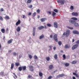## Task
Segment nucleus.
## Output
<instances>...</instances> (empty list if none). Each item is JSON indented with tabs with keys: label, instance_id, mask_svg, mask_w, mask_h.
<instances>
[{
	"label": "nucleus",
	"instance_id": "nucleus-1",
	"mask_svg": "<svg viewBox=\"0 0 79 79\" xmlns=\"http://www.w3.org/2000/svg\"><path fill=\"white\" fill-rule=\"evenodd\" d=\"M69 34H70V30H67L66 32H64L63 34V35H66V37H68L69 35Z\"/></svg>",
	"mask_w": 79,
	"mask_h": 79
},
{
	"label": "nucleus",
	"instance_id": "nucleus-2",
	"mask_svg": "<svg viewBox=\"0 0 79 79\" xmlns=\"http://www.w3.org/2000/svg\"><path fill=\"white\" fill-rule=\"evenodd\" d=\"M58 3H60L61 5H64V0H58L57 1Z\"/></svg>",
	"mask_w": 79,
	"mask_h": 79
},
{
	"label": "nucleus",
	"instance_id": "nucleus-3",
	"mask_svg": "<svg viewBox=\"0 0 79 79\" xmlns=\"http://www.w3.org/2000/svg\"><path fill=\"white\" fill-rule=\"evenodd\" d=\"M57 35L56 34H55L53 36L54 39L56 41V42H58V38H57Z\"/></svg>",
	"mask_w": 79,
	"mask_h": 79
},
{
	"label": "nucleus",
	"instance_id": "nucleus-4",
	"mask_svg": "<svg viewBox=\"0 0 79 79\" xmlns=\"http://www.w3.org/2000/svg\"><path fill=\"white\" fill-rule=\"evenodd\" d=\"M77 47H78V44H76L74 45L72 47V49L74 50V49H75V48H77Z\"/></svg>",
	"mask_w": 79,
	"mask_h": 79
},
{
	"label": "nucleus",
	"instance_id": "nucleus-5",
	"mask_svg": "<svg viewBox=\"0 0 79 79\" xmlns=\"http://www.w3.org/2000/svg\"><path fill=\"white\" fill-rule=\"evenodd\" d=\"M54 68V67H53V64H51L49 65V69L51 70Z\"/></svg>",
	"mask_w": 79,
	"mask_h": 79
},
{
	"label": "nucleus",
	"instance_id": "nucleus-6",
	"mask_svg": "<svg viewBox=\"0 0 79 79\" xmlns=\"http://www.w3.org/2000/svg\"><path fill=\"white\" fill-rule=\"evenodd\" d=\"M72 14L73 16H78V13L77 12H73Z\"/></svg>",
	"mask_w": 79,
	"mask_h": 79
},
{
	"label": "nucleus",
	"instance_id": "nucleus-7",
	"mask_svg": "<svg viewBox=\"0 0 79 79\" xmlns=\"http://www.w3.org/2000/svg\"><path fill=\"white\" fill-rule=\"evenodd\" d=\"M70 23L72 24H74L75 23H76V21L72 20H70L69 21Z\"/></svg>",
	"mask_w": 79,
	"mask_h": 79
},
{
	"label": "nucleus",
	"instance_id": "nucleus-8",
	"mask_svg": "<svg viewBox=\"0 0 79 79\" xmlns=\"http://www.w3.org/2000/svg\"><path fill=\"white\" fill-rule=\"evenodd\" d=\"M20 24H21V20L19 19L18 21L16 23L15 25L16 26H18Z\"/></svg>",
	"mask_w": 79,
	"mask_h": 79
},
{
	"label": "nucleus",
	"instance_id": "nucleus-9",
	"mask_svg": "<svg viewBox=\"0 0 79 79\" xmlns=\"http://www.w3.org/2000/svg\"><path fill=\"white\" fill-rule=\"evenodd\" d=\"M73 33L74 34H79V31H76L74 30L73 31Z\"/></svg>",
	"mask_w": 79,
	"mask_h": 79
},
{
	"label": "nucleus",
	"instance_id": "nucleus-10",
	"mask_svg": "<svg viewBox=\"0 0 79 79\" xmlns=\"http://www.w3.org/2000/svg\"><path fill=\"white\" fill-rule=\"evenodd\" d=\"M36 28L35 27H34L33 28V36H35V29Z\"/></svg>",
	"mask_w": 79,
	"mask_h": 79
},
{
	"label": "nucleus",
	"instance_id": "nucleus-11",
	"mask_svg": "<svg viewBox=\"0 0 79 79\" xmlns=\"http://www.w3.org/2000/svg\"><path fill=\"white\" fill-rule=\"evenodd\" d=\"M30 70L31 71H34V67H33V66L32 65H31L29 66Z\"/></svg>",
	"mask_w": 79,
	"mask_h": 79
},
{
	"label": "nucleus",
	"instance_id": "nucleus-12",
	"mask_svg": "<svg viewBox=\"0 0 79 79\" xmlns=\"http://www.w3.org/2000/svg\"><path fill=\"white\" fill-rule=\"evenodd\" d=\"M54 26L56 28H57L58 27V23L56 22H54Z\"/></svg>",
	"mask_w": 79,
	"mask_h": 79
},
{
	"label": "nucleus",
	"instance_id": "nucleus-13",
	"mask_svg": "<svg viewBox=\"0 0 79 79\" xmlns=\"http://www.w3.org/2000/svg\"><path fill=\"white\" fill-rule=\"evenodd\" d=\"M46 20H47L46 18H43L40 20V21L41 22H44Z\"/></svg>",
	"mask_w": 79,
	"mask_h": 79
},
{
	"label": "nucleus",
	"instance_id": "nucleus-14",
	"mask_svg": "<svg viewBox=\"0 0 79 79\" xmlns=\"http://www.w3.org/2000/svg\"><path fill=\"white\" fill-rule=\"evenodd\" d=\"M65 48H70V45L69 44H66L64 46Z\"/></svg>",
	"mask_w": 79,
	"mask_h": 79
},
{
	"label": "nucleus",
	"instance_id": "nucleus-15",
	"mask_svg": "<svg viewBox=\"0 0 79 79\" xmlns=\"http://www.w3.org/2000/svg\"><path fill=\"white\" fill-rule=\"evenodd\" d=\"M38 28L39 30H42V29H44V26H42L38 27Z\"/></svg>",
	"mask_w": 79,
	"mask_h": 79
},
{
	"label": "nucleus",
	"instance_id": "nucleus-16",
	"mask_svg": "<svg viewBox=\"0 0 79 79\" xmlns=\"http://www.w3.org/2000/svg\"><path fill=\"white\" fill-rule=\"evenodd\" d=\"M44 35L42 34L39 37L40 39H43L44 38Z\"/></svg>",
	"mask_w": 79,
	"mask_h": 79
},
{
	"label": "nucleus",
	"instance_id": "nucleus-17",
	"mask_svg": "<svg viewBox=\"0 0 79 79\" xmlns=\"http://www.w3.org/2000/svg\"><path fill=\"white\" fill-rule=\"evenodd\" d=\"M73 75L76 76V77H79V75H78V74H77L75 73H73Z\"/></svg>",
	"mask_w": 79,
	"mask_h": 79
},
{
	"label": "nucleus",
	"instance_id": "nucleus-18",
	"mask_svg": "<svg viewBox=\"0 0 79 79\" xmlns=\"http://www.w3.org/2000/svg\"><path fill=\"white\" fill-rule=\"evenodd\" d=\"M13 39H10L7 42V43L8 44H11V43L12 42V41H13Z\"/></svg>",
	"mask_w": 79,
	"mask_h": 79
},
{
	"label": "nucleus",
	"instance_id": "nucleus-19",
	"mask_svg": "<svg viewBox=\"0 0 79 79\" xmlns=\"http://www.w3.org/2000/svg\"><path fill=\"white\" fill-rule=\"evenodd\" d=\"M16 31L17 32H19L21 31V28L19 27H18L17 28Z\"/></svg>",
	"mask_w": 79,
	"mask_h": 79
},
{
	"label": "nucleus",
	"instance_id": "nucleus-20",
	"mask_svg": "<svg viewBox=\"0 0 79 79\" xmlns=\"http://www.w3.org/2000/svg\"><path fill=\"white\" fill-rule=\"evenodd\" d=\"M5 19H10V17L8 15H6L5 17Z\"/></svg>",
	"mask_w": 79,
	"mask_h": 79
},
{
	"label": "nucleus",
	"instance_id": "nucleus-21",
	"mask_svg": "<svg viewBox=\"0 0 79 79\" xmlns=\"http://www.w3.org/2000/svg\"><path fill=\"white\" fill-rule=\"evenodd\" d=\"M39 76L40 77H42V76H43V73H42V72H40L39 73Z\"/></svg>",
	"mask_w": 79,
	"mask_h": 79
},
{
	"label": "nucleus",
	"instance_id": "nucleus-22",
	"mask_svg": "<svg viewBox=\"0 0 79 79\" xmlns=\"http://www.w3.org/2000/svg\"><path fill=\"white\" fill-rule=\"evenodd\" d=\"M13 68H14V63H12L11 65V69H13Z\"/></svg>",
	"mask_w": 79,
	"mask_h": 79
},
{
	"label": "nucleus",
	"instance_id": "nucleus-23",
	"mask_svg": "<svg viewBox=\"0 0 79 79\" xmlns=\"http://www.w3.org/2000/svg\"><path fill=\"white\" fill-rule=\"evenodd\" d=\"M2 33H5V30L4 28H2L1 30Z\"/></svg>",
	"mask_w": 79,
	"mask_h": 79
},
{
	"label": "nucleus",
	"instance_id": "nucleus-24",
	"mask_svg": "<svg viewBox=\"0 0 79 79\" xmlns=\"http://www.w3.org/2000/svg\"><path fill=\"white\" fill-rule=\"evenodd\" d=\"M77 62V60L73 61V62H72V63L73 64H76V63Z\"/></svg>",
	"mask_w": 79,
	"mask_h": 79
},
{
	"label": "nucleus",
	"instance_id": "nucleus-25",
	"mask_svg": "<svg viewBox=\"0 0 79 79\" xmlns=\"http://www.w3.org/2000/svg\"><path fill=\"white\" fill-rule=\"evenodd\" d=\"M52 16L53 17H54L55 16V15H56V13L54 12H52Z\"/></svg>",
	"mask_w": 79,
	"mask_h": 79
},
{
	"label": "nucleus",
	"instance_id": "nucleus-26",
	"mask_svg": "<svg viewBox=\"0 0 79 79\" xmlns=\"http://www.w3.org/2000/svg\"><path fill=\"white\" fill-rule=\"evenodd\" d=\"M75 26H76V27H77V26H79V24L77 23H76V22H75V23L74 24Z\"/></svg>",
	"mask_w": 79,
	"mask_h": 79
},
{
	"label": "nucleus",
	"instance_id": "nucleus-27",
	"mask_svg": "<svg viewBox=\"0 0 79 79\" xmlns=\"http://www.w3.org/2000/svg\"><path fill=\"white\" fill-rule=\"evenodd\" d=\"M64 65L65 66H66V67H68V66H69V64L68 63H66L64 64Z\"/></svg>",
	"mask_w": 79,
	"mask_h": 79
},
{
	"label": "nucleus",
	"instance_id": "nucleus-28",
	"mask_svg": "<svg viewBox=\"0 0 79 79\" xmlns=\"http://www.w3.org/2000/svg\"><path fill=\"white\" fill-rule=\"evenodd\" d=\"M20 64H19V62H17V63H15V65L16 66H19Z\"/></svg>",
	"mask_w": 79,
	"mask_h": 79
},
{
	"label": "nucleus",
	"instance_id": "nucleus-29",
	"mask_svg": "<svg viewBox=\"0 0 79 79\" xmlns=\"http://www.w3.org/2000/svg\"><path fill=\"white\" fill-rule=\"evenodd\" d=\"M22 68L23 70H26V66H23Z\"/></svg>",
	"mask_w": 79,
	"mask_h": 79
},
{
	"label": "nucleus",
	"instance_id": "nucleus-30",
	"mask_svg": "<svg viewBox=\"0 0 79 79\" xmlns=\"http://www.w3.org/2000/svg\"><path fill=\"white\" fill-rule=\"evenodd\" d=\"M46 60L48 61H50V57H47L46 58Z\"/></svg>",
	"mask_w": 79,
	"mask_h": 79
},
{
	"label": "nucleus",
	"instance_id": "nucleus-31",
	"mask_svg": "<svg viewBox=\"0 0 79 79\" xmlns=\"http://www.w3.org/2000/svg\"><path fill=\"white\" fill-rule=\"evenodd\" d=\"M31 2H32V0H28L27 1V3H31Z\"/></svg>",
	"mask_w": 79,
	"mask_h": 79
},
{
	"label": "nucleus",
	"instance_id": "nucleus-32",
	"mask_svg": "<svg viewBox=\"0 0 79 79\" xmlns=\"http://www.w3.org/2000/svg\"><path fill=\"white\" fill-rule=\"evenodd\" d=\"M63 60H66V56H65V55L64 54L63 56Z\"/></svg>",
	"mask_w": 79,
	"mask_h": 79
},
{
	"label": "nucleus",
	"instance_id": "nucleus-33",
	"mask_svg": "<svg viewBox=\"0 0 79 79\" xmlns=\"http://www.w3.org/2000/svg\"><path fill=\"white\" fill-rule=\"evenodd\" d=\"M19 69L20 71H21L23 69V68L21 67H19Z\"/></svg>",
	"mask_w": 79,
	"mask_h": 79
},
{
	"label": "nucleus",
	"instance_id": "nucleus-34",
	"mask_svg": "<svg viewBox=\"0 0 79 79\" xmlns=\"http://www.w3.org/2000/svg\"><path fill=\"white\" fill-rule=\"evenodd\" d=\"M72 19H73V20H77V18L76 17H73L71 18Z\"/></svg>",
	"mask_w": 79,
	"mask_h": 79
},
{
	"label": "nucleus",
	"instance_id": "nucleus-35",
	"mask_svg": "<svg viewBox=\"0 0 79 79\" xmlns=\"http://www.w3.org/2000/svg\"><path fill=\"white\" fill-rule=\"evenodd\" d=\"M65 76V75L64 74H60V77H64Z\"/></svg>",
	"mask_w": 79,
	"mask_h": 79
},
{
	"label": "nucleus",
	"instance_id": "nucleus-36",
	"mask_svg": "<svg viewBox=\"0 0 79 79\" xmlns=\"http://www.w3.org/2000/svg\"><path fill=\"white\" fill-rule=\"evenodd\" d=\"M67 28H68V29H71V30H72V29H73V27H70L69 26H67Z\"/></svg>",
	"mask_w": 79,
	"mask_h": 79
},
{
	"label": "nucleus",
	"instance_id": "nucleus-37",
	"mask_svg": "<svg viewBox=\"0 0 79 79\" xmlns=\"http://www.w3.org/2000/svg\"><path fill=\"white\" fill-rule=\"evenodd\" d=\"M58 56L57 54H55L54 56V58L55 59H57Z\"/></svg>",
	"mask_w": 79,
	"mask_h": 79
},
{
	"label": "nucleus",
	"instance_id": "nucleus-38",
	"mask_svg": "<svg viewBox=\"0 0 79 79\" xmlns=\"http://www.w3.org/2000/svg\"><path fill=\"white\" fill-rule=\"evenodd\" d=\"M70 10H74V7L73 6H70Z\"/></svg>",
	"mask_w": 79,
	"mask_h": 79
},
{
	"label": "nucleus",
	"instance_id": "nucleus-39",
	"mask_svg": "<svg viewBox=\"0 0 79 79\" xmlns=\"http://www.w3.org/2000/svg\"><path fill=\"white\" fill-rule=\"evenodd\" d=\"M60 77H60V74L57 76L56 77V79H58V78H60Z\"/></svg>",
	"mask_w": 79,
	"mask_h": 79
},
{
	"label": "nucleus",
	"instance_id": "nucleus-40",
	"mask_svg": "<svg viewBox=\"0 0 79 79\" xmlns=\"http://www.w3.org/2000/svg\"><path fill=\"white\" fill-rule=\"evenodd\" d=\"M47 26L48 27H51L52 26V25L50 23L47 24Z\"/></svg>",
	"mask_w": 79,
	"mask_h": 79
},
{
	"label": "nucleus",
	"instance_id": "nucleus-41",
	"mask_svg": "<svg viewBox=\"0 0 79 79\" xmlns=\"http://www.w3.org/2000/svg\"><path fill=\"white\" fill-rule=\"evenodd\" d=\"M0 20H1V21H3V19L1 16H0Z\"/></svg>",
	"mask_w": 79,
	"mask_h": 79
},
{
	"label": "nucleus",
	"instance_id": "nucleus-42",
	"mask_svg": "<svg viewBox=\"0 0 79 79\" xmlns=\"http://www.w3.org/2000/svg\"><path fill=\"white\" fill-rule=\"evenodd\" d=\"M38 57H37V56H34V59H35V60H37V59Z\"/></svg>",
	"mask_w": 79,
	"mask_h": 79
},
{
	"label": "nucleus",
	"instance_id": "nucleus-43",
	"mask_svg": "<svg viewBox=\"0 0 79 79\" xmlns=\"http://www.w3.org/2000/svg\"><path fill=\"white\" fill-rule=\"evenodd\" d=\"M12 53V54H13V55H14V56H16L17 55V54H16V52H14Z\"/></svg>",
	"mask_w": 79,
	"mask_h": 79
},
{
	"label": "nucleus",
	"instance_id": "nucleus-44",
	"mask_svg": "<svg viewBox=\"0 0 79 79\" xmlns=\"http://www.w3.org/2000/svg\"><path fill=\"white\" fill-rule=\"evenodd\" d=\"M53 10L55 12H56V13H58V10L57 9H54Z\"/></svg>",
	"mask_w": 79,
	"mask_h": 79
},
{
	"label": "nucleus",
	"instance_id": "nucleus-45",
	"mask_svg": "<svg viewBox=\"0 0 79 79\" xmlns=\"http://www.w3.org/2000/svg\"><path fill=\"white\" fill-rule=\"evenodd\" d=\"M4 11V9H3V8H1L0 9V11H1V12H2V11Z\"/></svg>",
	"mask_w": 79,
	"mask_h": 79
},
{
	"label": "nucleus",
	"instance_id": "nucleus-46",
	"mask_svg": "<svg viewBox=\"0 0 79 79\" xmlns=\"http://www.w3.org/2000/svg\"><path fill=\"white\" fill-rule=\"evenodd\" d=\"M28 56L30 59H31L32 58V56L31 55H29Z\"/></svg>",
	"mask_w": 79,
	"mask_h": 79
},
{
	"label": "nucleus",
	"instance_id": "nucleus-47",
	"mask_svg": "<svg viewBox=\"0 0 79 79\" xmlns=\"http://www.w3.org/2000/svg\"><path fill=\"white\" fill-rule=\"evenodd\" d=\"M36 15V12H34L33 14V16L34 17Z\"/></svg>",
	"mask_w": 79,
	"mask_h": 79
},
{
	"label": "nucleus",
	"instance_id": "nucleus-48",
	"mask_svg": "<svg viewBox=\"0 0 79 79\" xmlns=\"http://www.w3.org/2000/svg\"><path fill=\"white\" fill-rule=\"evenodd\" d=\"M58 44L59 45H61V44H62V43L61 42V41H59L58 42Z\"/></svg>",
	"mask_w": 79,
	"mask_h": 79
},
{
	"label": "nucleus",
	"instance_id": "nucleus-49",
	"mask_svg": "<svg viewBox=\"0 0 79 79\" xmlns=\"http://www.w3.org/2000/svg\"><path fill=\"white\" fill-rule=\"evenodd\" d=\"M52 78V76H50L48 77V79H51Z\"/></svg>",
	"mask_w": 79,
	"mask_h": 79
},
{
	"label": "nucleus",
	"instance_id": "nucleus-50",
	"mask_svg": "<svg viewBox=\"0 0 79 79\" xmlns=\"http://www.w3.org/2000/svg\"><path fill=\"white\" fill-rule=\"evenodd\" d=\"M37 13H39L40 12V10L38 9L37 10Z\"/></svg>",
	"mask_w": 79,
	"mask_h": 79
},
{
	"label": "nucleus",
	"instance_id": "nucleus-51",
	"mask_svg": "<svg viewBox=\"0 0 79 79\" xmlns=\"http://www.w3.org/2000/svg\"><path fill=\"white\" fill-rule=\"evenodd\" d=\"M28 8H32V5H30V6H28Z\"/></svg>",
	"mask_w": 79,
	"mask_h": 79
},
{
	"label": "nucleus",
	"instance_id": "nucleus-52",
	"mask_svg": "<svg viewBox=\"0 0 79 79\" xmlns=\"http://www.w3.org/2000/svg\"><path fill=\"white\" fill-rule=\"evenodd\" d=\"M31 77H32V76L30 75H29L28 76V78H31Z\"/></svg>",
	"mask_w": 79,
	"mask_h": 79
},
{
	"label": "nucleus",
	"instance_id": "nucleus-53",
	"mask_svg": "<svg viewBox=\"0 0 79 79\" xmlns=\"http://www.w3.org/2000/svg\"><path fill=\"white\" fill-rule=\"evenodd\" d=\"M75 41V40H74V39H73L72 40V43H73V42H74Z\"/></svg>",
	"mask_w": 79,
	"mask_h": 79
},
{
	"label": "nucleus",
	"instance_id": "nucleus-54",
	"mask_svg": "<svg viewBox=\"0 0 79 79\" xmlns=\"http://www.w3.org/2000/svg\"><path fill=\"white\" fill-rule=\"evenodd\" d=\"M48 47H49V48H52V47H53V46H52V45H50V46H48Z\"/></svg>",
	"mask_w": 79,
	"mask_h": 79
},
{
	"label": "nucleus",
	"instance_id": "nucleus-55",
	"mask_svg": "<svg viewBox=\"0 0 79 79\" xmlns=\"http://www.w3.org/2000/svg\"><path fill=\"white\" fill-rule=\"evenodd\" d=\"M76 44H79V40H77L76 42Z\"/></svg>",
	"mask_w": 79,
	"mask_h": 79
},
{
	"label": "nucleus",
	"instance_id": "nucleus-56",
	"mask_svg": "<svg viewBox=\"0 0 79 79\" xmlns=\"http://www.w3.org/2000/svg\"><path fill=\"white\" fill-rule=\"evenodd\" d=\"M31 15H32V13H31V12H29V13H28V16H30Z\"/></svg>",
	"mask_w": 79,
	"mask_h": 79
},
{
	"label": "nucleus",
	"instance_id": "nucleus-57",
	"mask_svg": "<svg viewBox=\"0 0 79 79\" xmlns=\"http://www.w3.org/2000/svg\"><path fill=\"white\" fill-rule=\"evenodd\" d=\"M48 14H49V15H51V12L50 11H48Z\"/></svg>",
	"mask_w": 79,
	"mask_h": 79
},
{
	"label": "nucleus",
	"instance_id": "nucleus-58",
	"mask_svg": "<svg viewBox=\"0 0 79 79\" xmlns=\"http://www.w3.org/2000/svg\"><path fill=\"white\" fill-rule=\"evenodd\" d=\"M50 37L51 38H52V37H53V35H50Z\"/></svg>",
	"mask_w": 79,
	"mask_h": 79
},
{
	"label": "nucleus",
	"instance_id": "nucleus-59",
	"mask_svg": "<svg viewBox=\"0 0 79 79\" xmlns=\"http://www.w3.org/2000/svg\"><path fill=\"white\" fill-rule=\"evenodd\" d=\"M3 74H4L3 72H2L1 73V74H2V76L3 75Z\"/></svg>",
	"mask_w": 79,
	"mask_h": 79
},
{
	"label": "nucleus",
	"instance_id": "nucleus-60",
	"mask_svg": "<svg viewBox=\"0 0 79 79\" xmlns=\"http://www.w3.org/2000/svg\"><path fill=\"white\" fill-rule=\"evenodd\" d=\"M73 79H76V77H73Z\"/></svg>",
	"mask_w": 79,
	"mask_h": 79
},
{
	"label": "nucleus",
	"instance_id": "nucleus-61",
	"mask_svg": "<svg viewBox=\"0 0 79 79\" xmlns=\"http://www.w3.org/2000/svg\"><path fill=\"white\" fill-rule=\"evenodd\" d=\"M44 27L45 29H47V27L45 25L44 26Z\"/></svg>",
	"mask_w": 79,
	"mask_h": 79
},
{
	"label": "nucleus",
	"instance_id": "nucleus-62",
	"mask_svg": "<svg viewBox=\"0 0 79 79\" xmlns=\"http://www.w3.org/2000/svg\"><path fill=\"white\" fill-rule=\"evenodd\" d=\"M53 49L54 50H56V47H54Z\"/></svg>",
	"mask_w": 79,
	"mask_h": 79
},
{
	"label": "nucleus",
	"instance_id": "nucleus-63",
	"mask_svg": "<svg viewBox=\"0 0 79 79\" xmlns=\"http://www.w3.org/2000/svg\"><path fill=\"white\" fill-rule=\"evenodd\" d=\"M25 18V15H23V18Z\"/></svg>",
	"mask_w": 79,
	"mask_h": 79
},
{
	"label": "nucleus",
	"instance_id": "nucleus-64",
	"mask_svg": "<svg viewBox=\"0 0 79 79\" xmlns=\"http://www.w3.org/2000/svg\"><path fill=\"white\" fill-rule=\"evenodd\" d=\"M40 18V16H39V15H38V16H37V18Z\"/></svg>",
	"mask_w": 79,
	"mask_h": 79
}]
</instances>
